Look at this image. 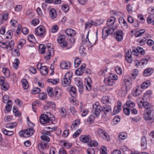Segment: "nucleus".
I'll return each instance as SVG.
<instances>
[{"mask_svg":"<svg viewBox=\"0 0 154 154\" xmlns=\"http://www.w3.org/2000/svg\"><path fill=\"white\" fill-rule=\"evenodd\" d=\"M46 114H42L39 118V121L42 124L48 123H53L55 121V118L51 115L50 112H46Z\"/></svg>","mask_w":154,"mask_h":154,"instance_id":"f257e3e1","label":"nucleus"},{"mask_svg":"<svg viewBox=\"0 0 154 154\" xmlns=\"http://www.w3.org/2000/svg\"><path fill=\"white\" fill-rule=\"evenodd\" d=\"M118 79L116 74H110L107 78L104 79V82L106 85L109 86H113L115 84V81Z\"/></svg>","mask_w":154,"mask_h":154,"instance_id":"f03ea898","label":"nucleus"},{"mask_svg":"<svg viewBox=\"0 0 154 154\" xmlns=\"http://www.w3.org/2000/svg\"><path fill=\"white\" fill-rule=\"evenodd\" d=\"M72 73L71 72H67L63 77L62 80V85L63 87H67L70 85L72 78Z\"/></svg>","mask_w":154,"mask_h":154,"instance_id":"7ed1b4c3","label":"nucleus"},{"mask_svg":"<svg viewBox=\"0 0 154 154\" xmlns=\"http://www.w3.org/2000/svg\"><path fill=\"white\" fill-rule=\"evenodd\" d=\"M103 108L100 105L98 102H96L92 106V112L96 116H99L100 112L103 111Z\"/></svg>","mask_w":154,"mask_h":154,"instance_id":"20e7f679","label":"nucleus"},{"mask_svg":"<svg viewBox=\"0 0 154 154\" xmlns=\"http://www.w3.org/2000/svg\"><path fill=\"white\" fill-rule=\"evenodd\" d=\"M114 30L111 27H104L102 31L103 38L105 39L109 35L112 34Z\"/></svg>","mask_w":154,"mask_h":154,"instance_id":"39448f33","label":"nucleus"},{"mask_svg":"<svg viewBox=\"0 0 154 154\" xmlns=\"http://www.w3.org/2000/svg\"><path fill=\"white\" fill-rule=\"evenodd\" d=\"M14 45V42L11 40L9 42H3L0 41V46L6 49L7 51H9L13 48Z\"/></svg>","mask_w":154,"mask_h":154,"instance_id":"423d86ee","label":"nucleus"},{"mask_svg":"<svg viewBox=\"0 0 154 154\" xmlns=\"http://www.w3.org/2000/svg\"><path fill=\"white\" fill-rule=\"evenodd\" d=\"M98 134L104 140L109 141L110 140V137L108 133L104 130L100 128L97 131Z\"/></svg>","mask_w":154,"mask_h":154,"instance_id":"0eeeda50","label":"nucleus"},{"mask_svg":"<svg viewBox=\"0 0 154 154\" xmlns=\"http://www.w3.org/2000/svg\"><path fill=\"white\" fill-rule=\"evenodd\" d=\"M45 27L42 26L37 27L35 30V33L37 36H42L44 35H45Z\"/></svg>","mask_w":154,"mask_h":154,"instance_id":"6e6552de","label":"nucleus"},{"mask_svg":"<svg viewBox=\"0 0 154 154\" xmlns=\"http://www.w3.org/2000/svg\"><path fill=\"white\" fill-rule=\"evenodd\" d=\"M65 36L63 35H61L57 38L58 42L61 45V46L64 48L67 45V42L65 41Z\"/></svg>","mask_w":154,"mask_h":154,"instance_id":"1a4fd4ad","label":"nucleus"},{"mask_svg":"<svg viewBox=\"0 0 154 154\" xmlns=\"http://www.w3.org/2000/svg\"><path fill=\"white\" fill-rule=\"evenodd\" d=\"M114 36L118 42L122 41L123 40V33L121 30H119L114 34Z\"/></svg>","mask_w":154,"mask_h":154,"instance_id":"9d476101","label":"nucleus"},{"mask_svg":"<svg viewBox=\"0 0 154 154\" xmlns=\"http://www.w3.org/2000/svg\"><path fill=\"white\" fill-rule=\"evenodd\" d=\"M96 34V38H95L94 37H91V38H90L91 42H90V41L89 40V39L88 38V35H87V39H86V41L87 43H88L89 44V45L90 46V47H92L93 46V45L95 44V42L97 40V38L98 34L97 30Z\"/></svg>","mask_w":154,"mask_h":154,"instance_id":"9b49d317","label":"nucleus"},{"mask_svg":"<svg viewBox=\"0 0 154 154\" xmlns=\"http://www.w3.org/2000/svg\"><path fill=\"white\" fill-rule=\"evenodd\" d=\"M39 66V64H37V67L38 69H39L42 75H46L48 73V69L47 67L45 66H41L40 67L38 68Z\"/></svg>","mask_w":154,"mask_h":154,"instance_id":"f8f14e48","label":"nucleus"},{"mask_svg":"<svg viewBox=\"0 0 154 154\" xmlns=\"http://www.w3.org/2000/svg\"><path fill=\"white\" fill-rule=\"evenodd\" d=\"M75 83L78 87L79 91H82L83 88L82 79L79 78H76L75 80Z\"/></svg>","mask_w":154,"mask_h":154,"instance_id":"ddd939ff","label":"nucleus"},{"mask_svg":"<svg viewBox=\"0 0 154 154\" xmlns=\"http://www.w3.org/2000/svg\"><path fill=\"white\" fill-rule=\"evenodd\" d=\"M141 93V88L138 86L134 88L132 91V94L133 96L135 97L139 95Z\"/></svg>","mask_w":154,"mask_h":154,"instance_id":"4468645a","label":"nucleus"},{"mask_svg":"<svg viewBox=\"0 0 154 154\" xmlns=\"http://www.w3.org/2000/svg\"><path fill=\"white\" fill-rule=\"evenodd\" d=\"M151 110L148 111L146 112L145 114L144 115V118L145 120L149 122L150 121L152 122H153V119L151 116Z\"/></svg>","mask_w":154,"mask_h":154,"instance_id":"2eb2a0df","label":"nucleus"},{"mask_svg":"<svg viewBox=\"0 0 154 154\" xmlns=\"http://www.w3.org/2000/svg\"><path fill=\"white\" fill-rule=\"evenodd\" d=\"M50 93L51 94V95H49L51 97H54L55 100L59 99L61 97L60 94H58V91L56 90V89H55L54 91L53 90L52 91L50 92Z\"/></svg>","mask_w":154,"mask_h":154,"instance_id":"dca6fc26","label":"nucleus"},{"mask_svg":"<svg viewBox=\"0 0 154 154\" xmlns=\"http://www.w3.org/2000/svg\"><path fill=\"white\" fill-rule=\"evenodd\" d=\"M60 66L62 69H67L70 67V63L69 62L63 61L60 63Z\"/></svg>","mask_w":154,"mask_h":154,"instance_id":"f3484780","label":"nucleus"},{"mask_svg":"<svg viewBox=\"0 0 154 154\" xmlns=\"http://www.w3.org/2000/svg\"><path fill=\"white\" fill-rule=\"evenodd\" d=\"M25 137H27L32 135L34 133V129L33 128H30L25 130Z\"/></svg>","mask_w":154,"mask_h":154,"instance_id":"a211bd4d","label":"nucleus"},{"mask_svg":"<svg viewBox=\"0 0 154 154\" xmlns=\"http://www.w3.org/2000/svg\"><path fill=\"white\" fill-rule=\"evenodd\" d=\"M80 139L84 143H88L91 140V139L90 136L82 135L80 136Z\"/></svg>","mask_w":154,"mask_h":154,"instance_id":"6ab92c4d","label":"nucleus"},{"mask_svg":"<svg viewBox=\"0 0 154 154\" xmlns=\"http://www.w3.org/2000/svg\"><path fill=\"white\" fill-rule=\"evenodd\" d=\"M49 14L51 19H55L57 17V12L56 10L54 8L51 9L49 11Z\"/></svg>","mask_w":154,"mask_h":154,"instance_id":"aec40b11","label":"nucleus"},{"mask_svg":"<svg viewBox=\"0 0 154 154\" xmlns=\"http://www.w3.org/2000/svg\"><path fill=\"white\" fill-rule=\"evenodd\" d=\"M115 20L116 19L114 17H110L107 21L106 23L107 26L106 27H112L111 26L114 23Z\"/></svg>","mask_w":154,"mask_h":154,"instance_id":"412c9836","label":"nucleus"},{"mask_svg":"<svg viewBox=\"0 0 154 154\" xmlns=\"http://www.w3.org/2000/svg\"><path fill=\"white\" fill-rule=\"evenodd\" d=\"M65 32L68 36L73 37L75 35V31L71 29H68L66 30Z\"/></svg>","mask_w":154,"mask_h":154,"instance_id":"4be33fe9","label":"nucleus"},{"mask_svg":"<svg viewBox=\"0 0 154 154\" xmlns=\"http://www.w3.org/2000/svg\"><path fill=\"white\" fill-rule=\"evenodd\" d=\"M123 81L124 82L126 88V89L131 88V80L130 78L129 79L125 78L124 80Z\"/></svg>","mask_w":154,"mask_h":154,"instance_id":"5701e85b","label":"nucleus"},{"mask_svg":"<svg viewBox=\"0 0 154 154\" xmlns=\"http://www.w3.org/2000/svg\"><path fill=\"white\" fill-rule=\"evenodd\" d=\"M143 107L148 111H152L153 108V106L151 104L146 101L144 102Z\"/></svg>","mask_w":154,"mask_h":154,"instance_id":"b1692460","label":"nucleus"},{"mask_svg":"<svg viewBox=\"0 0 154 154\" xmlns=\"http://www.w3.org/2000/svg\"><path fill=\"white\" fill-rule=\"evenodd\" d=\"M141 146L142 148L145 149L146 148L147 140L146 137L143 136L141 139Z\"/></svg>","mask_w":154,"mask_h":154,"instance_id":"393cba45","label":"nucleus"},{"mask_svg":"<svg viewBox=\"0 0 154 154\" xmlns=\"http://www.w3.org/2000/svg\"><path fill=\"white\" fill-rule=\"evenodd\" d=\"M152 93V91L150 90L147 91L143 94V100H147L149 99Z\"/></svg>","mask_w":154,"mask_h":154,"instance_id":"a878e982","label":"nucleus"},{"mask_svg":"<svg viewBox=\"0 0 154 154\" xmlns=\"http://www.w3.org/2000/svg\"><path fill=\"white\" fill-rule=\"evenodd\" d=\"M130 51L128 50L126 52L125 58L127 61L130 63H131L132 62V59L131 58V54H130Z\"/></svg>","mask_w":154,"mask_h":154,"instance_id":"bb28decb","label":"nucleus"},{"mask_svg":"<svg viewBox=\"0 0 154 154\" xmlns=\"http://www.w3.org/2000/svg\"><path fill=\"white\" fill-rule=\"evenodd\" d=\"M103 108V110L105 114L107 115V113L112 110V108L111 106L108 105H106Z\"/></svg>","mask_w":154,"mask_h":154,"instance_id":"cd10ccee","label":"nucleus"},{"mask_svg":"<svg viewBox=\"0 0 154 154\" xmlns=\"http://www.w3.org/2000/svg\"><path fill=\"white\" fill-rule=\"evenodd\" d=\"M126 106L129 108L130 109L134 107L135 106V103L133 101L129 100L126 101L125 106Z\"/></svg>","mask_w":154,"mask_h":154,"instance_id":"c85d7f7f","label":"nucleus"},{"mask_svg":"<svg viewBox=\"0 0 154 154\" xmlns=\"http://www.w3.org/2000/svg\"><path fill=\"white\" fill-rule=\"evenodd\" d=\"M152 73V69L151 68H149L144 70L143 74L145 76H148L150 75Z\"/></svg>","mask_w":154,"mask_h":154,"instance_id":"c756f323","label":"nucleus"},{"mask_svg":"<svg viewBox=\"0 0 154 154\" xmlns=\"http://www.w3.org/2000/svg\"><path fill=\"white\" fill-rule=\"evenodd\" d=\"M21 83L22 86L23 88L25 89H27L29 87V84L26 79H23L21 81Z\"/></svg>","mask_w":154,"mask_h":154,"instance_id":"7c9ffc66","label":"nucleus"},{"mask_svg":"<svg viewBox=\"0 0 154 154\" xmlns=\"http://www.w3.org/2000/svg\"><path fill=\"white\" fill-rule=\"evenodd\" d=\"M80 123V121L79 119L75 121L72 123L71 126V130H73L77 127L78 125Z\"/></svg>","mask_w":154,"mask_h":154,"instance_id":"2f4dec72","label":"nucleus"},{"mask_svg":"<svg viewBox=\"0 0 154 154\" xmlns=\"http://www.w3.org/2000/svg\"><path fill=\"white\" fill-rule=\"evenodd\" d=\"M1 130L5 135L7 136H11L14 134V132L13 131H8L4 128H2Z\"/></svg>","mask_w":154,"mask_h":154,"instance_id":"473e14b6","label":"nucleus"},{"mask_svg":"<svg viewBox=\"0 0 154 154\" xmlns=\"http://www.w3.org/2000/svg\"><path fill=\"white\" fill-rule=\"evenodd\" d=\"M26 40L23 39H21L18 41V48L19 49L22 48L23 45L26 43Z\"/></svg>","mask_w":154,"mask_h":154,"instance_id":"72a5a7b5","label":"nucleus"},{"mask_svg":"<svg viewBox=\"0 0 154 154\" xmlns=\"http://www.w3.org/2000/svg\"><path fill=\"white\" fill-rule=\"evenodd\" d=\"M150 82L149 80H147L143 82L141 85V88L144 89L147 88L150 85Z\"/></svg>","mask_w":154,"mask_h":154,"instance_id":"f704fd0d","label":"nucleus"},{"mask_svg":"<svg viewBox=\"0 0 154 154\" xmlns=\"http://www.w3.org/2000/svg\"><path fill=\"white\" fill-rule=\"evenodd\" d=\"M48 144L47 143L42 142L40 144L38 145V148L39 150L41 149H44L47 147Z\"/></svg>","mask_w":154,"mask_h":154,"instance_id":"c9c22d12","label":"nucleus"},{"mask_svg":"<svg viewBox=\"0 0 154 154\" xmlns=\"http://www.w3.org/2000/svg\"><path fill=\"white\" fill-rule=\"evenodd\" d=\"M41 138L44 142L47 143L49 142L50 140V138L49 137L43 134L41 136Z\"/></svg>","mask_w":154,"mask_h":154,"instance_id":"e433bc0d","label":"nucleus"},{"mask_svg":"<svg viewBox=\"0 0 154 154\" xmlns=\"http://www.w3.org/2000/svg\"><path fill=\"white\" fill-rule=\"evenodd\" d=\"M17 123L16 122H14V123L7 124L5 125V127L6 128H13L14 127L17 126Z\"/></svg>","mask_w":154,"mask_h":154,"instance_id":"4c0bfd02","label":"nucleus"},{"mask_svg":"<svg viewBox=\"0 0 154 154\" xmlns=\"http://www.w3.org/2000/svg\"><path fill=\"white\" fill-rule=\"evenodd\" d=\"M59 112L62 117L65 118L66 116V111L64 108H60L59 110Z\"/></svg>","mask_w":154,"mask_h":154,"instance_id":"58836bf2","label":"nucleus"},{"mask_svg":"<svg viewBox=\"0 0 154 154\" xmlns=\"http://www.w3.org/2000/svg\"><path fill=\"white\" fill-rule=\"evenodd\" d=\"M150 60L149 56H147L146 57L143 58L140 61L142 65L146 64L148 61Z\"/></svg>","mask_w":154,"mask_h":154,"instance_id":"ea45409f","label":"nucleus"},{"mask_svg":"<svg viewBox=\"0 0 154 154\" xmlns=\"http://www.w3.org/2000/svg\"><path fill=\"white\" fill-rule=\"evenodd\" d=\"M70 93L72 97H75L76 96V90L75 87H72L71 88Z\"/></svg>","mask_w":154,"mask_h":154,"instance_id":"a19ab883","label":"nucleus"},{"mask_svg":"<svg viewBox=\"0 0 154 154\" xmlns=\"http://www.w3.org/2000/svg\"><path fill=\"white\" fill-rule=\"evenodd\" d=\"M93 21L92 20H88L85 24V29H87L90 28L92 25H94Z\"/></svg>","mask_w":154,"mask_h":154,"instance_id":"79ce46f5","label":"nucleus"},{"mask_svg":"<svg viewBox=\"0 0 154 154\" xmlns=\"http://www.w3.org/2000/svg\"><path fill=\"white\" fill-rule=\"evenodd\" d=\"M2 72L4 73L5 75L7 77H9L10 75V72L9 70L6 68L2 69Z\"/></svg>","mask_w":154,"mask_h":154,"instance_id":"37998d69","label":"nucleus"},{"mask_svg":"<svg viewBox=\"0 0 154 154\" xmlns=\"http://www.w3.org/2000/svg\"><path fill=\"white\" fill-rule=\"evenodd\" d=\"M91 79L90 78L87 80V85H86V88L88 91L90 90L91 89Z\"/></svg>","mask_w":154,"mask_h":154,"instance_id":"c03bdc74","label":"nucleus"},{"mask_svg":"<svg viewBox=\"0 0 154 154\" xmlns=\"http://www.w3.org/2000/svg\"><path fill=\"white\" fill-rule=\"evenodd\" d=\"M39 52L42 54H44L45 52V47L43 44H41L39 46Z\"/></svg>","mask_w":154,"mask_h":154,"instance_id":"a18cd8bd","label":"nucleus"},{"mask_svg":"<svg viewBox=\"0 0 154 154\" xmlns=\"http://www.w3.org/2000/svg\"><path fill=\"white\" fill-rule=\"evenodd\" d=\"M20 63V60L17 58H15L14 60V62L13 64V67L14 68L16 69L17 68L19 64Z\"/></svg>","mask_w":154,"mask_h":154,"instance_id":"49530a36","label":"nucleus"},{"mask_svg":"<svg viewBox=\"0 0 154 154\" xmlns=\"http://www.w3.org/2000/svg\"><path fill=\"white\" fill-rule=\"evenodd\" d=\"M101 102L104 104L109 103V97L107 96H105L103 97L102 98Z\"/></svg>","mask_w":154,"mask_h":154,"instance_id":"de8ad7c7","label":"nucleus"},{"mask_svg":"<svg viewBox=\"0 0 154 154\" xmlns=\"http://www.w3.org/2000/svg\"><path fill=\"white\" fill-rule=\"evenodd\" d=\"M1 85L2 89L4 91L8 90L9 88V85L8 83H5Z\"/></svg>","mask_w":154,"mask_h":154,"instance_id":"09e8293b","label":"nucleus"},{"mask_svg":"<svg viewBox=\"0 0 154 154\" xmlns=\"http://www.w3.org/2000/svg\"><path fill=\"white\" fill-rule=\"evenodd\" d=\"M147 22L149 23H151L154 22V16L151 15L149 16L147 19Z\"/></svg>","mask_w":154,"mask_h":154,"instance_id":"8fccbe9b","label":"nucleus"},{"mask_svg":"<svg viewBox=\"0 0 154 154\" xmlns=\"http://www.w3.org/2000/svg\"><path fill=\"white\" fill-rule=\"evenodd\" d=\"M127 136L126 133L124 132L120 133L119 135V138L122 140L125 139L127 137Z\"/></svg>","mask_w":154,"mask_h":154,"instance_id":"3c124183","label":"nucleus"},{"mask_svg":"<svg viewBox=\"0 0 154 154\" xmlns=\"http://www.w3.org/2000/svg\"><path fill=\"white\" fill-rule=\"evenodd\" d=\"M122 109V108H120L118 106H115L114 108L113 113V115H115L118 113L119 111Z\"/></svg>","mask_w":154,"mask_h":154,"instance_id":"603ef678","label":"nucleus"},{"mask_svg":"<svg viewBox=\"0 0 154 154\" xmlns=\"http://www.w3.org/2000/svg\"><path fill=\"white\" fill-rule=\"evenodd\" d=\"M47 97V94L46 93H42L39 94L38 98L39 99L44 100Z\"/></svg>","mask_w":154,"mask_h":154,"instance_id":"864d4df0","label":"nucleus"},{"mask_svg":"<svg viewBox=\"0 0 154 154\" xmlns=\"http://www.w3.org/2000/svg\"><path fill=\"white\" fill-rule=\"evenodd\" d=\"M137 50L139 54L142 55H144L145 54V51L143 49L140 47H138L137 48Z\"/></svg>","mask_w":154,"mask_h":154,"instance_id":"5fc2aeb1","label":"nucleus"},{"mask_svg":"<svg viewBox=\"0 0 154 154\" xmlns=\"http://www.w3.org/2000/svg\"><path fill=\"white\" fill-rule=\"evenodd\" d=\"M59 79H48L47 80L48 82L49 83H51L54 85L57 84L59 82Z\"/></svg>","mask_w":154,"mask_h":154,"instance_id":"6e6d98bb","label":"nucleus"},{"mask_svg":"<svg viewBox=\"0 0 154 154\" xmlns=\"http://www.w3.org/2000/svg\"><path fill=\"white\" fill-rule=\"evenodd\" d=\"M130 51L132 55H133L134 56H139V54L138 52L137 51V49H136L134 47L133 48V50L132 51H131V50H130Z\"/></svg>","mask_w":154,"mask_h":154,"instance_id":"4d7b16f0","label":"nucleus"},{"mask_svg":"<svg viewBox=\"0 0 154 154\" xmlns=\"http://www.w3.org/2000/svg\"><path fill=\"white\" fill-rule=\"evenodd\" d=\"M85 49L83 45H81L79 47V51L80 53L82 55L86 54L85 52Z\"/></svg>","mask_w":154,"mask_h":154,"instance_id":"13d9d810","label":"nucleus"},{"mask_svg":"<svg viewBox=\"0 0 154 154\" xmlns=\"http://www.w3.org/2000/svg\"><path fill=\"white\" fill-rule=\"evenodd\" d=\"M98 143L95 140H92L89 143L88 145L91 146H97Z\"/></svg>","mask_w":154,"mask_h":154,"instance_id":"bf43d9fd","label":"nucleus"},{"mask_svg":"<svg viewBox=\"0 0 154 154\" xmlns=\"http://www.w3.org/2000/svg\"><path fill=\"white\" fill-rule=\"evenodd\" d=\"M82 131L81 129H79L74 133L73 135V137L74 138H76L79 135Z\"/></svg>","mask_w":154,"mask_h":154,"instance_id":"052dcab7","label":"nucleus"},{"mask_svg":"<svg viewBox=\"0 0 154 154\" xmlns=\"http://www.w3.org/2000/svg\"><path fill=\"white\" fill-rule=\"evenodd\" d=\"M146 41V38L143 37L142 38H139L138 40V42L141 45H144Z\"/></svg>","mask_w":154,"mask_h":154,"instance_id":"680f3d73","label":"nucleus"},{"mask_svg":"<svg viewBox=\"0 0 154 154\" xmlns=\"http://www.w3.org/2000/svg\"><path fill=\"white\" fill-rule=\"evenodd\" d=\"M41 90L40 88L37 87L34 88L32 90V93L33 94H36L40 92Z\"/></svg>","mask_w":154,"mask_h":154,"instance_id":"e2e57ef3","label":"nucleus"},{"mask_svg":"<svg viewBox=\"0 0 154 154\" xmlns=\"http://www.w3.org/2000/svg\"><path fill=\"white\" fill-rule=\"evenodd\" d=\"M83 72L84 71L79 68L76 70L75 72V74L78 75H82Z\"/></svg>","mask_w":154,"mask_h":154,"instance_id":"0e129e2a","label":"nucleus"},{"mask_svg":"<svg viewBox=\"0 0 154 154\" xmlns=\"http://www.w3.org/2000/svg\"><path fill=\"white\" fill-rule=\"evenodd\" d=\"M125 105H124L123 106V110L124 111L125 113V114L127 115H129L130 114V109L128 107L125 108Z\"/></svg>","mask_w":154,"mask_h":154,"instance_id":"69168bd1","label":"nucleus"},{"mask_svg":"<svg viewBox=\"0 0 154 154\" xmlns=\"http://www.w3.org/2000/svg\"><path fill=\"white\" fill-rule=\"evenodd\" d=\"M141 118L139 116L134 117L131 118L132 120L134 122H138L141 120Z\"/></svg>","mask_w":154,"mask_h":154,"instance_id":"338daca9","label":"nucleus"},{"mask_svg":"<svg viewBox=\"0 0 154 154\" xmlns=\"http://www.w3.org/2000/svg\"><path fill=\"white\" fill-rule=\"evenodd\" d=\"M101 154H107L106 153V149L105 146H103L101 148Z\"/></svg>","mask_w":154,"mask_h":154,"instance_id":"774afa93","label":"nucleus"}]
</instances>
